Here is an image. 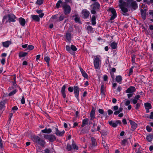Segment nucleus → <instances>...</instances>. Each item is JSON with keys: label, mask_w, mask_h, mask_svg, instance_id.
Returning a JSON list of instances; mask_svg holds the SVG:
<instances>
[{"label": "nucleus", "mask_w": 153, "mask_h": 153, "mask_svg": "<svg viewBox=\"0 0 153 153\" xmlns=\"http://www.w3.org/2000/svg\"><path fill=\"white\" fill-rule=\"evenodd\" d=\"M126 0H119V6L123 12V15L126 16V13L128 11V8L131 7L135 10L137 7V5L136 2L133 0H129L126 2Z\"/></svg>", "instance_id": "obj_1"}, {"label": "nucleus", "mask_w": 153, "mask_h": 153, "mask_svg": "<svg viewBox=\"0 0 153 153\" xmlns=\"http://www.w3.org/2000/svg\"><path fill=\"white\" fill-rule=\"evenodd\" d=\"M101 59L100 56H94V65L96 69H100L101 65Z\"/></svg>", "instance_id": "obj_2"}, {"label": "nucleus", "mask_w": 153, "mask_h": 153, "mask_svg": "<svg viewBox=\"0 0 153 153\" xmlns=\"http://www.w3.org/2000/svg\"><path fill=\"white\" fill-rule=\"evenodd\" d=\"M140 96L139 95H136L134 97V99L132 100V102L134 104H135V108L137 110L140 108L141 102L142 101L140 100H139L140 101V102H137L138 100L139 99Z\"/></svg>", "instance_id": "obj_3"}, {"label": "nucleus", "mask_w": 153, "mask_h": 153, "mask_svg": "<svg viewBox=\"0 0 153 153\" xmlns=\"http://www.w3.org/2000/svg\"><path fill=\"white\" fill-rule=\"evenodd\" d=\"M92 9L91 10V13L92 14H95L96 11L98 10L100 7V4L98 2H95L92 5Z\"/></svg>", "instance_id": "obj_4"}, {"label": "nucleus", "mask_w": 153, "mask_h": 153, "mask_svg": "<svg viewBox=\"0 0 153 153\" xmlns=\"http://www.w3.org/2000/svg\"><path fill=\"white\" fill-rule=\"evenodd\" d=\"M62 7L64 11L65 14L67 15L70 13L71 11V7L69 5H68L66 3L64 2Z\"/></svg>", "instance_id": "obj_5"}, {"label": "nucleus", "mask_w": 153, "mask_h": 153, "mask_svg": "<svg viewBox=\"0 0 153 153\" xmlns=\"http://www.w3.org/2000/svg\"><path fill=\"white\" fill-rule=\"evenodd\" d=\"M133 149L136 153H143V151L138 143H135L133 147Z\"/></svg>", "instance_id": "obj_6"}, {"label": "nucleus", "mask_w": 153, "mask_h": 153, "mask_svg": "<svg viewBox=\"0 0 153 153\" xmlns=\"http://www.w3.org/2000/svg\"><path fill=\"white\" fill-rule=\"evenodd\" d=\"M44 137L46 139L48 140L51 142L54 141L56 139L55 136L53 134L45 135Z\"/></svg>", "instance_id": "obj_7"}, {"label": "nucleus", "mask_w": 153, "mask_h": 153, "mask_svg": "<svg viewBox=\"0 0 153 153\" xmlns=\"http://www.w3.org/2000/svg\"><path fill=\"white\" fill-rule=\"evenodd\" d=\"M108 11L111 12L112 14V15L110 18V20H112L114 19L117 16V13L115 9L113 8H110L108 9Z\"/></svg>", "instance_id": "obj_8"}, {"label": "nucleus", "mask_w": 153, "mask_h": 153, "mask_svg": "<svg viewBox=\"0 0 153 153\" xmlns=\"http://www.w3.org/2000/svg\"><path fill=\"white\" fill-rule=\"evenodd\" d=\"M82 17L85 19L88 18L90 14L89 12L86 9L83 10L82 11Z\"/></svg>", "instance_id": "obj_9"}, {"label": "nucleus", "mask_w": 153, "mask_h": 153, "mask_svg": "<svg viewBox=\"0 0 153 153\" xmlns=\"http://www.w3.org/2000/svg\"><path fill=\"white\" fill-rule=\"evenodd\" d=\"M74 90L75 97L77 99H78L79 98L80 89L77 86H74Z\"/></svg>", "instance_id": "obj_10"}, {"label": "nucleus", "mask_w": 153, "mask_h": 153, "mask_svg": "<svg viewBox=\"0 0 153 153\" xmlns=\"http://www.w3.org/2000/svg\"><path fill=\"white\" fill-rule=\"evenodd\" d=\"M8 17L9 22H14L16 21L15 19L16 17L14 14H9L8 15Z\"/></svg>", "instance_id": "obj_11"}, {"label": "nucleus", "mask_w": 153, "mask_h": 153, "mask_svg": "<svg viewBox=\"0 0 153 153\" xmlns=\"http://www.w3.org/2000/svg\"><path fill=\"white\" fill-rule=\"evenodd\" d=\"M55 133L57 136L60 137L63 136L65 133V131L64 130H63L62 131H61L57 128H55Z\"/></svg>", "instance_id": "obj_12"}, {"label": "nucleus", "mask_w": 153, "mask_h": 153, "mask_svg": "<svg viewBox=\"0 0 153 153\" xmlns=\"http://www.w3.org/2000/svg\"><path fill=\"white\" fill-rule=\"evenodd\" d=\"M135 90V88L134 87L131 86L126 90V92L127 93H132L134 92Z\"/></svg>", "instance_id": "obj_13"}, {"label": "nucleus", "mask_w": 153, "mask_h": 153, "mask_svg": "<svg viewBox=\"0 0 153 153\" xmlns=\"http://www.w3.org/2000/svg\"><path fill=\"white\" fill-rule=\"evenodd\" d=\"M65 89L66 86L64 85L62 87L61 90V93L64 98H65L66 97V95L65 93Z\"/></svg>", "instance_id": "obj_14"}, {"label": "nucleus", "mask_w": 153, "mask_h": 153, "mask_svg": "<svg viewBox=\"0 0 153 153\" xmlns=\"http://www.w3.org/2000/svg\"><path fill=\"white\" fill-rule=\"evenodd\" d=\"M66 38L67 42H70L71 40V33L70 32H68L66 34Z\"/></svg>", "instance_id": "obj_15"}, {"label": "nucleus", "mask_w": 153, "mask_h": 153, "mask_svg": "<svg viewBox=\"0 0 153 153\" xmlns=\"http://www.w3.org/2000/svg\"><path fill=\"white\" fill-rule=\"evenodd\" d=\"M105 88L104 87V85L103 84H102L101 85V94L102 96L103 97H105Z\"/></svg>", "instance_id": "obj_16"}, {"label": "nucleus", "mask_w": 153, "mask_h": 153, "mask_svg": "<svg viewBox=\"0 0 153 153\" xmlns=\"http://www.w3.org/2000/svg\"><path fill=\"white\" fill-rule=\"evenodd\" d=\"M2 44L4 47L8 48L9 45L11 44V41H7L2 42Z\"/></svg>", "instance_id": "obj_17"}, {"label": "nucleus", "mask_w": 153, "mask_h": 153, "mask_svg": "<svg viewBox=\"0 0 153 153\" xmlns=\"http://www.w3.org/2000/svg\"><path fill=\"white\" fill-rule=\"evenodd\" d=\"M18 20L20 25L22 26H24L26 23L25 20L22 17H20L19 18Z\"/></svg>", "instance_id": "obj_18"}, {"label": "nucleus", "mask_w": 153, "mask_h": 153, "mask_svg": "<svg viewBox=\"0 0 153 153\" xmlns=\"http://www.w3.org/2000/svg\"><path fill=\"white\" fill-rule=\"evenodd\" d=\"M129 122L131 125V128L134 130L137 127V124L133 121L131 120H129Z\"/></svg>", "instance_id": "obj_19"}, {"label": "nucleus", "mask_w": 153, "mask_h": 153, "mask_svg": "<svg viewBox=\"0 0 153 153\" xmlns=\"http://www.w3.org/2000/svg\"><path fill=\"white\" fill-rule=\"evenodd\" d=\"M31 17L33 20L37 22L39 21L40 19L38 16L37 15H32L31 16Z\"/></svg>", "instance_id": "obj_20"}, {"label": "nucleus", "mask_w": 153, "mask_h": 153, "mask_svg": "<svg viewBox=\"0 0 153 153\" xmlns=\"http://www.w3.org/2000/svg\"><path fill=\"white\" fill-rule=\"evenodd\" d=\"M115 80L116 82L117 83L121 84L122 80V77L120 75L116 76L115 78Z\"/></svg>", "instance_id": "obj_21"}, {"label": "nucleus", "mask_w": 153, "mask_h": 153, "mask_svg": "<svg viewBox=\"0 0 153 153\" xmlns=\"http://www.w3.org/2000/svg\"><path fill=\"white\" fill-rule=\"evenodd\" d=\"M141 15L143 19L145 20L146 18V11L141 9Z\"/></svg>", "instance_id": "obj_22"}, {"label": "nucleus", "mask_w": 153, "mask_h": 153, "mask_svg": "<svg viewBox=\"0 0 153 153\" xmlns=\"http://www.w3.org/2000/svg\"><path fill=\"white\" fill-rule=\"evenodd\" d=\"M144 105L146 109H150L152 108L151 105V104L149 103H145Z\"/></svg>", "instance_id": "obj_23"}, {"label": "nucleus", "mask_w": 153, "mask_h": 153, "mask_svg": "<svg viewBox=\"0 0 153 153\" xmlns=\"http://www.w3.org/2000/svg\"><path fill=\"white\" fill-rule=\"evenodd\" d=\"M27 54V52H20L19 53V56L20 58L24 57L26 56Z\"/></svg>", "instance_id": "obj_24"}, {"label": "nucleus", "mask_w": 153, "mask_h": 153, "mask_svg": "<svg viewBox=\"0 0 153 153\" xmlns=\"http://www.w3.org/2000/svg\"><path fill=\"white\" fill-rule=\"evenodd\" d=\"M80 70L82 76L85 78H88V75L86 72L82 68H80Z\"/></svg>", "instance_id": "obj_25"}, {"label": "nucleus", "mask_w": 153, "mask_h": 153, "mask_svg": "<svg viewBox=\"0 0 153 153\" xmlns=\"http://www.w3.org/2000/svg\"><path fill=\"white\" fill-rule=\"evenodd\" d=\"M40 139L39 137L37 136H33L32 138V140L33 141L37 143Z\"/></svg>", "instance_id": "obj_26"}, {"label": "nucleus", "mask_w": 153, "mask_h": 153, "mask_svg": "<svg viewBox=\"0 0 153 153\" xmlns=\"http://www.w3.org/2000/svg\"><path fill=\"white\" fill-rule=\"evenodd\" d=\"M86 29L88 33H92L93 32V28L91 26H88L87 27Z\"/></svg>", "instance_id": "obj_27"}, {"label": "nucleus", "mask_w": 153, "mask_h": 153, "mask_svg": "<svg viewBox=\"0 0 153 153\" xmlns=\"http://www.w3.org/2000/svg\"><path fill=\"white\" fill-rule=\"evenodd\" d=\"M42 132L44 133H50L52 132L51 129H47L46 128L41 131Z\"/></svg>", "instance_id": "obj_28"}, {"label": "nucleus", "mask_w": 153, "mask_h": 153, "mask_svg": "<svg viewBox=\"0 0 153 153\" xmlns=\"http://www.w3.org/2000/svg\"><path fill=\"white\" fill-rule=\"evenodd\" d=\"M96 126H93L92 127V129L91 130V131L92 132H94L96 131H100V126H97V128H95Z\"/></svg>", "instance_id": "obj_29"}, {"label": "nucleus", "mask_w": 153, "mask_h": 153, "mask_svg": "<svg viewBox=\"0 0 153 153\" xmlns=\"http://www.w3.org/2000/svg\"><path fill=\"white\" fill-rule=\"evenodd\" d=\"M45 141L42 139H40L39 140L38 144L42 146H44L45 144Z\"/></svg>", "instance_id": "obj_30"}, {"label": "nucleus", "mask_w": 153, "mask_h": 153, "mask_svg": "<svg viewBox=\"0 0 153 153\" xmlns=\"http://www.w3.org/2000/svg\"><path fill=\"white\" fill-rule=\"evenodd\" d=\"M99 131L102 135L103 136L106 135L108 134V132L107 130H102Z\"/></svg>", "instance_id": "obj_31"}, {"label": "nucleus", "mask_w": 153, "mask_h": 153, "mask_svg": "<svg viewBox=\"0 0 153 153\" xmlns=\"http://www.w3.org/2000/svg\"><path fill=\"white\" fill-rule=\"evenodd\" d=\"M109 124L111 126H112L113 127H116L117 126V125L116 122H114L113 121H109Z\"/></svg>", "instance_id": "obj_32"}, {"label": "nucleus", "mask_w": 153, "mask_h": 153, "mask_svg": "<svg viewBox=\"0 0 153 153\" xmlns=\"http://www.w3.org/2000/svg\"><path fill=\"white\" fill-rule=\"evenodd\" d=\"M117 44L115 42H113L111 43V46L112 49H115L117 47Z\"/></svg>", "instance_id": "obj_33"}, {"label": "nucleus", "mask_w": 153, "mask_h": 153, "mask_svg": "<svg viewBox=\"0 0 153 153\" xmlns=\"http://www.w3.org/2000/svg\"><path fill=\"white\" fill-rule=\"evenodd\" d=\"M153 139V135L149 134L147 136L146 139L149 142H151Z\"/></svg>", "instance_id": "obj_34"}, {"label": "nucleus", "mask_w": 153, "mask_h": 153, "mask_svg": "<svg viewBox=\"0 0 153 153\" xmlns=\"http://www.w3.org/2000/svg\"><path fill=\"white\" fill-rule=\"evenodd\" d=\"M72 146L73 149L74 150H78V147L77 146L76 143L74 142V140L72 141Z\"/></svg>", "instance_id": "obj_35"}, {"label": "nucleus", "mask_w": 153, "mask_h": 153, "mask_svg": "<svg viewBox=\"0 0 153 153\" xmlns=\"http://www.w3.org/2000/svg\"><path fill=\"white\" fill-rule=\"evenodd\" d=\"M95 111L92 110L90 113L91 120H93L95 118Z\"/></svg>", "instance_id": "obj_36"}, {"label": "nucleus", "mask_w": 153, "mask_h": 153, "mask_svg": "<svg viewBox=\"0 0 153 153\" xmlns=\"http://www.w3.org/2000/svg\"><path fill=\"white\" fill-rule=\"evenodd\" d=\"M91 24L93 25L96 24V17L95 16H93L91 19Z\"/></svg>", "instance_id": "obj_37"}, {"label": "nucleus", "mask_w": 153, "mask_h": 153, "mask_svg": "<svg viewBox=\"0 0 153 153\" xmlns=\"http://www.w3.org/2000/svg\"><path fill=\"white\" fill-rule=\"evenodd\" d=\"M88 120L87 118L83 120L82 122V127H83L85 126L88 123Z\"/></svg>", "instance_id": "obj_38"}, {"label": "nucleus", "mask_w": 153, "mask_h": 153, "mask_svg": "<svg viewBox=\"0 0 153 153\" xmlns=\"http://www.w3.org/2000/svg\"><path fill=\"white\" fill-rule=\"evenodd\" d=\"M63 3H63L61 0H59L56 4V8H59L60 7V4H61L62 6Z\"/></svg>", "instance_id": "obj_39"}, {"label": "nucleus", "mask_w": 153, "mask_h": 153, "mask_svg": "<svg viewBox=\"0 0 153 153\" xmlns=\"http://www.w3.org/2000/svg\"><path fill=\"white\" fill-rule=\"evenodd\" d=\"M65 16L63 15H61L59 18H58V19H56V22H60L63 20L65 18Z\"/></svg>", "instance_id": "obj_40"}, {"label": "nucleus", "mask_w": 153, "mask_h": 153, "mask_svg": "<svg viewBox=\"0 0 153 153\" xmlns=\"http://www.w3.org/2000/svg\"><path fill=\"white\" fill-rule=\"evenodd\" d=\"M92 144L93 146H95L97 145L96 140L93 137L91 138Z\"/></svg>", "instance_id": "obj_41"}, {"label": "nucleus", "mask_w": 153, "mask_h": 153, "mask_svg": "<svg viewBox=\"0 0 153 153\" xmlns=\"http://www.w3.org/2000/svg\"><path fill=\"white\" fill-rule=\"evenodd\" d=\"M75 18L74 20L76 22H80V18L77 15H75L74 16Z\"/></svg>", "instance_id": "obj_42"}, {"label": "nucleus", "mask_w": 153, "mask_h": 153, "mask_svg": "<svg viewBox=\"0 0 153 153\" xmlns=\"http://www.w3.org/2000/svg\"><path fill=\"white\" fill-rule=\"evenodd\" d=\"M123 110V108H119L118 111H117L114 112V114L115 115H117L120 112H121Z\"/></svg>", "instance_id": "obj_43"}, {"label": "nucleus", "mask_w": 153, "mask_h": 153, "mask_svg": "<svg viewBox=\"0 0 153 153\" xmlns=\"http://www.w3.org/2000/svg\"><path fill=\"white\" fill-rule=\"evenodd\" d=\"M66 49L67 51H68L71 54H73V52L71 50V47L70 48L69 46L66 45Z\"/></svg>", "instance_id": "obj_44"}, {"label": "nucleus", "mask_w": 153, "mask_h": 153, "mask_svg": "<svg viewBox=\"0 0 153 153\" xmlns=\"http://www.w3.org/2000/svg\"><path fill=\"white\" fill-rule=\"evenodd\" d=\"M45 60L47 63L48 66H49L50 58L48 56H46L44 58Z\"/></svg>", "instance_id": "obj_45"}, {"label": "nucleus", "mask_w": 153, "mask_h": 153, "mask_svg": "<svg viewBox=\"0 0 153 153\" xmlns=\"http://www.w3.org/2000/svg\"><path fill=\"white\" fill-rule=\"evenodd\" d=\"M43 2L44 0H37L36 3V4L39 5H41L43 3Z\"/></svg>", "instance_id": "obj_46"}, {"label": "nucleus", "mask_w": 153, "mask_h": 153, "mask_svg": "<svg viewBox=\"0 0 153 153\" xmlns=\"http://www.w3.org/2000/svg\"><path fill=\"white\" fill-rule=\"evenodd\" d=\"M66 149L68 151H70L72 149L71 145L69 143H68Z\"/></svg>", "instance_id": "obj_47"}, {"label": "nucleus", "mask_w": 153, "mask_h": 153, "mask_svg": "<svg viewBox=\"0 0 153 153\" xmlns=\"http://www.w3.org/2000/svg\"><path fill=\"white\" fill-rule=\"evenodd\" d=\"M71 50L72 51H76L77 50V48L76 47L73 45H71Z\"/></svg>", "instance_id": "obj_48"}, {"label": "nucleus", "mask_w": 153, "mask_h": 153, "mask_svg": "<svg viewBox=\"0 0 153 153\" xmlns=\"http://www.w3.org/2000/svg\"><path fill=\"white\" fill-rule=\"evenodd\" d=\"M4 101H1L0 102V109L1 110L4 108Z\"/></svg>", "instance_id": "obj_49"}, {"label": "nucleus", "mask_w": 153, "mask_h": 153, "mask_svg": "<svg viewBox=\"0 0 153 153\" xmlns=\"http://www.w3.org/2000/svg\"><path fill=\"white\" fill-rule=\"evenodd\" d=\"M146 129L148 132H150L152 130V128L149 126H146Z\"/></svg>", "instance_id": "obj_50"}, {"label": "nucleus", "mask_w": 153, "mask_h": 153, "mask_svg": "<svg viewBox=\"0 0 153 153\" xmlns=\"http://www.w3.org/2000/svg\"><path fill=\"white\" fill-rule=\"evenodd\" d=\"M58 15H55L53 16L51 18V20L55 19L56 21V19H58Z\"/></svg>", "instance_id": "obj_51"}, {"label": "nucleus", "mask_w": 153, "mask_h": 153, "mask_svg": "<svg viewBox=\"0 0 153 153\" xmlns=\"http://www.w3.org/2000/svg\"><path fill=\"white\" fill-rule=\"evenodd\" d=\"M16 90H15L11 92L9 94V96H11L14 94L16 93Z\"/></svg>", "instance_id": "obj_52"}, {"label": "nucleus", "mask_w": 153, "mask_h": 153, "mask_svg": "<svg viewBox=\"0 0 153 153\" xmlns=\"http://www.w3.org/2000/svg\"><path fill=\"white\" fill-rule=\"evenodd\" d=\"M34 46L31 45H29L27 47L28 49L30 50H32L34 49Z\"/></svg>", "instance_id": "obj_53"}, {"label": "nucleus", "mask_w": 153, "mask_h": 153, "mask_svg": "<svg viewBox=\"0 0 153 153\" xmlns=\"http://www.w3.org/2000/svg\"><path fill=\"white\" fill-rule=\"evenodd\" d=\"M127 141L126 139H124L122 141L121 144L123 146H125L126 143Z\"/></svg>", "instance_id": "obj_54"}, {"label": "nucleus", "mask_w": 153, "mask_h": 153, "mask_svg": "<svg viewBox=\"0 0 153 153\" xmlns=\"http://www.w3.org/2000/svg\"><path fill=\"white\" fill-rule=\"evenodd\" d=\"M21 102L22 104H24L25 103V99L24 96H23L21 100Z\"/></svg>", "instance_id": "obj_55"}, {"label": "nucleus", "mask_w": 153, "mask_h": 153, "mask_svg": "<svg viewBox=\"0 0 153 153\" xmlns=\"http://www.w3.org/2000/svg\"><path fill=\"white\" fill-rule=\"evenodd\" d=\"M136 58V56L134 55L132 56V61L134 63H135V58Z\"/></svg>", "instance_id": "obj_56"}, {"label": "nucleus", "mask_w": 153, "mask_h": 153, "mask_svg": "<svg viewBox=\"0 0 153 153\" xmlns=\"http://www.w3.org/2000/svg\"><path fill=\"white\" fill-rule=\"evenodd\" d=\"M73 89L74 88L72 87H70L68 88V90L70 92H72Z\"/></svg>", "instance_id": "obj_57"}, {"label": "nucleus", "mask_w": 153, "mask_h": 153, "mask_svg": "<svg viewBox=\"0 0 153 153\" xmlns=\"http://www.w3.org/2000/svg\"><path fill=\"white\" fill-rule=\"evenodd\" d=\"M102 143L103 145L104 148H105L107 146V144L104 140H102Z\"/></svg>", "instance_id": "obj_58"}, {"label": "nucleus", "mask_w": 153, "mask_h": 153, "mask_svg": "<svg viewBox=\"0 0 153 153\" xmlns=\"http://www.w3.org/2000/svg\"><path fill=\"white\" fill-rule=\"evenodd\" d=\"M1 63L2 65H4V64L5 62V58H3L1 60Z\"/></svg>", "instance_id": "obj_59"}, {"label": "nucleus", "mask_w": 153, "mask_h": 153, "mask_svg": "<svg viewBox=\"0 0 153 153\" xmlns=\"http://www.w3.org/2000/svg\"><path fill=\"white\" fill-rule=\"evenodd\" d=\"M108 78V76L107 75H104L103 76V79L104 81H107Z\"/></svg>", "instance_id": "obj_60"}, {"label": "nucleus", "mask_w": 153, "mask_h": 153, "mask_svg": "<svg viewBox=\"0 0 153 153\" xmlns=\"http://www.w3.org/2000/svg\"><path fill=\"white\" fill-rule=\"evenodd\" d=\"M133 73V69L132 68L130 69L129 70V73L128 74V75L129 76L131 75Z\"/></svg>", "instance_id": "obj_61"}, {"label": "nucleus", "mask_w": 153, "mask_h": 153, "mask_svg": "<svg viewBox=\"0 0 153 153\" xmlns=\"http://www.w3.org/2000/svg\"><path fill=\"white\" fill-rule=\"evenodd\" d=\"M130 103V101L127 100L125 102V105L126 106H128L129 105Z\"/></svg>", "instance_id": "obj_62"}, {"label": "nucleus", "mask_w": 153, "mask_h": 153, "mask_svg": "<svg viewBox=\"0 0 153 153\" xmlns=\"http://www.w3.org/2000/svg\"><path fill=\"white\" fill-rule=\"evenodd\" d=\"M45 153H50V150L48 149H46L44 150Z\"/></svg>", "instance_id": "obj_63"}, {"label": "nucleus", "mask_w": 153, "mask_h": 153, "mask_svg": "<svg viewBox=\"0 0 153 153\" xmlns=\"http://www.w3.org/2000/svg\"><path fill=\"white\" fill-rule=\"evenodd\" d=\"M149 14L151 15L152 17L153 18V10H150L149 11Z\"/></svg>", "instance_id": "obj_64"}]
</instances>
